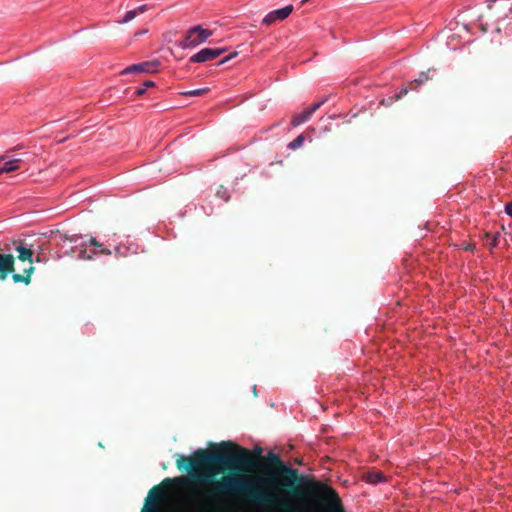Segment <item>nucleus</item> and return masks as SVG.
<instances>
[{"label":"nucleus","mask_w":512,"mask_h":512,"mask_svg":"<svg viewBox=\"0 0 512 512\" xmlns=\"http://www.w3.org/2000/svg\"><path fill=\"white\" fill-rule=\"evenodd\" d=\"M311 113L308 109L303 110L301 113L295 114L291 118V126L297 127L311 118Z\"/></svg>","instance_id":"11"},{"label":"nucleus","mask_w":512,"mask_h":512,"mask_svg":"<svg viewBox=\"0 0 512 512\" xmlns=\"http://www.w3.org/2000/svg\"><path fill=\"white\" fill-rule=\"evenodd\" d=\"M160 65L158 60L144 61L137 64H132L121 71L122 75L132 73H155L158 71Z\"/></svg>","instance_id":"6"},{"label":"nucleus","mask_w":512,"mask_h":512,"mask_svg":"<svg viewBox=\"0 0 512 512\" xmlns=\"http://www.w3.org/2000/svg\"><path fill=\"white\" fill-rule=\"evenodd\" d=\"M365 479L368 483L378 484L385 481V476L380 471H371L366 474Z\"/></svg>","instance_id":"14"},{"label":"nucleus","mask_w":512,"mask_h":512,"mask_svg":"<svg viewBox=\"0 0 512 512\" xmlns=\"http://www.w3.org/2000/svg\"><path fill=\"white\" fill-rule=\"evenodd\" d=\"M305 137L303 134L298 135L293 141H291L287 147L291 150L300 148L304 143Z\"/></svg>","instance_id":"17"},{"label":"nucleus","mask_w":512,"mask_h":512,"mask_svg":"<svg viewBox=\"0 0 512 512\" xmlns=\"http://www.w3.org/2000/svg\"><path fill=\"white\" fill-rule=\"evenodd\" d=\"M212 489L221 500L247 497L259 512H345L337 491L280 460L262 475L228 474Z\"/></svg>","instance_id":"2"},{"label":"nucleus","mask_w":512,"mask_h":512,"mask_svg":"<svg viewBox=\"0 0 512 512\" xmlns=\"http://www.w3.org/2000/svg\"><path fill=\"white\" fill-rule=\"evenodd\" d=\"M216 196L220 199L224 200L225 202L229 201L230 194L227 188L220 186L219 189L216 192Z\"/></svg>","instance_id":"21"},{"label":"nucleus","mask_w":512,"mask_h":512,"mask_svg":"<svg viewBox=\"0 0 512 512\" xmlns=\"http://www.w3.org/2000/svg\"><path fill=\"white\" fill-rule=\"evenodd\" d=\"M256 453L223 441L209 449H197L191 456L176 454V466L179 470H190L187 475L166 477L153 486L145 498L140 512H253L252 510H217L229 500L216 498L212 489L214 478L225 470H241L264 473L273 469L281 457L273 451L261 456V448Z\"/></svg>","instance_id":"1"},{"label":"nucleus","mask_w":512,"mask_h":512,"mask_svg":"<svg viewBox=\"0 0 512 512\" xmlns=\"http://www.w3.org/2000/svg\"><path fill=\"white\" fill-rule=\"evenodd\" d=\"M227 51L226 48H203L189 58L190 63H204L213 60Z\"/></svg>","instance_id":"5"},{"label":"nucleus","mask_w":512,"mask_h":512,"mask_svg":"<svg viewBox=\"0 0 512 512\" xmlns=\"http://www.w3.org/2000/svg\"><path fill=\"white\" fill-rule=\"evenodd\" d=\"M505 212L508 216H510L512 218V201L511 202H508L506 205H505Z\"/></svg>","instance_id":"25"},{"label":"nucleus","mask_w":512,"mask_h":512,"mask_svg":"<svg viewBox=\"0 0 512 512\" xmlns=\"http://www.w3.org/2000/svg\"><path fill=\"white\" fill-rule=\"evenodd\" d=\"M238 55V52H231L229 53L227 56H225L224 58H222L220 61L217 62V66H221L223 65L224 63L228 62L229 60L235 58L236 56Z\"/></svg>","instance_id":"22"},{"label":"nucleus","mask_w":512,"mask_h":512,"mask_svg":"<svg viewBox=\"0 0 512 512\" xmlns=\"http://www.w3.org/2000/svg\"><path fill=\"white\" fill-rule=\"evenodd\" d=\"M4 159H5V157H4V156H0V161H1V160H4Z\"/></svg>","instance_id":"30"},{"label":"nucleus","mask_w":512,"mask_h":512,"mask_svg":"<svg viewBox=\"0 0 512 512\" xmlns=\"http://www.w3.org/2000/svg\"><path fill=\"white\" fill-rule=\"evenodd\" d=\"M16 251L18 252L19 260L28 261L30 264L34 262V251L32 250L31 245L20 242L16 246Z\"/></svg>","instance_id":"9"},{"label":"nucleus","mask_w":512,"mask_h":512,"mask_svg":"<svg viewBox=\"0 0 512 512\" xmlns=\"http://www.w3.org/2000/svg\"><path fill=\"white\" fill-rule=\"evenodd\" d=\"M213 35V31L196 25L186 31L185 37L179 43L183 49L194 48L206 42Z\"/></svg>","instance_id":"4"},{"label":"nucleus","mask_w":512,"mask_h":512,"mask_svg":"<svg viewBox=\"0 0 512 512\" xmlns=\"http://www.w3.org/2000/svg\"><path fill=\"white\" fill-rule=\"evenodd\" d=\"M464 249L467 250V251H473L475 249V245L474 244H467L464 247Z\"/></svg>","instance_id":"27"},{"label":"nucleus","mask_w":512,"mask_h":512,"mask_svg":"<svg viewBox=\"0 0 512 512\" xmlns=\"http://www.w3.org/2000/svg\"><path fill=\"white\" fill-rule=\"evenodd\" d=\"M435 72H436V69H434V68H429L427 71L420 72L417 78L410 81V85L417 86V90H418L420 86L424 85L429 80H432Z\"/></svg>","instance_id":"10"},{"label":"nucleus","mask_w":512,"mask_h":512,"mask_svg":"<svg viewBox=\"0 0 512 512\" xmlns=\"http://www.w3.org/2000/svg\"><path fill=\"white\" fill-rule=\"evenodd\" d=\"M33 271H34V267L30 266L29 268L24 269V275L17 274V273L13 272V276H12L13 281L15 283L23 282L25 284H29L31 281V274L33 273Z\"/></svg>","instance_id":"13"},{"label":"nucleus","mask_w":512,"mask_h":512,"mask_svg":"<svg viewBox=\"0 0 512 512\" xmlns=\"http://www.w3.org/2000/svg\"><path fill=\"white\" fill-rule=\"evenodd\" d=\"M293 11L292 5H287L283 8L273 10L269 12L263 19L262 24L271 25L276 21H282L286 19Z\"/></svg>","instance_id":"7"},{"label":"nucleus","mask_w":512,"mask_h":512,"mask_svg":"<svg viewBox=\"0 0 512 512\" xmlns=\"http://www.w3.org/2000/svg\"><path fill=\"white\" fill-rule=\"evenodd\" d=\"M208 91H209V88L204 87V88H199V89H195V90L181 92V95L186 96V97H196V96H202V95L206 94Z\"/></svg>","instance_id":"15"},{"label":"nucleus","mask_w":512,"mask_h":512,"mask_svg":"<svg viewBox=\"0 0 512 512\" xmlns=\"http://www.w3.org/2000/svg\"><path fill=\"white\" fill-rule=\"evenodd\" d=\"M134 10L137 11V14L144 13L148 10V5L147 4L140 5L137 8H135Z\"/></svg>","instance_id":"24"},{"label":"nucleus","mask_w":512,"mask_h":512,"mask_svg":"<svg viewBox=\"0 0 512 512\" xmlns=\"http://www.w3.org/2000/svg\"><path fill=\"white\" fill-rule=\"evenodd\" d=\"M20 161L21 160L18 158H13V159L5 161L0 166V175L3 173H10V172L17 170L19 168Z\"/></svg>","instance_id":"12"},{"label":"nucleus","mask_w":512,"mask_h":512,"mask_svg":"<svg viewBox=\"0 0 512 512\" xmlns=\"http://www.w3.org/2000/svg\"><path fill=\"white\" fill-rule=\"evenodd\" d=\"M410 90L417 91V86L410 85V82L403 86L398 93L394 95L396 100H400L402 97H404Z\"/></svg>","instance_id":"18"},{"label":"nucleus","mask_w":512,"mask_h":512,"mask_svg":"<svg viewBox=\"0 0 512 512\" xmlns=\"http://www.w3.org/2000/svg\"><path fill=\"white\" fill-rule=\"evenodd\" d=\"M69 242L73 245L69 249L65 250V254H73L78 252L77 258L83 260H90L94 255L103 254L111 255L113 252L117 258L126 257L129 254L136 253V248L132 249L131 245L127 246L123 243L113 246V251L104 243L99 242L96 238L90 237L89 244L94 247L93 250H88L87 243L82 241V237L78 235L67 236L65 234H59V243L62 248L65 247L66 243Z\"/></svg>","instance_id":"3"},{"label":"nucleus","mask_w":512,"mask_h":512,"mask_svg":"<svg viewBox=\"0 0 512 512\" xmlns=\"http://www.w3.org/2000/svg\"><path fill=\"white\" fill-rule=\"evenodd\" d=\"M136 16H137V11H135L133 9V10L127 11L125 13V15L123 16V18L117 20L116 22L118 24H125V23H128V22L132 21Z\"/></svg>","instance_id":"19"},{"label":"nucleus","mask_w":512,"mask_h":512,"mask_svg":"<svg viewBox=\"0 0 512 512\" xmlns=\"http://www.w3.org/2000/svg\"><path fill=\"white\" fill-rule=\"evenodd\" d=\"M490 2L493 4H496L498 2V0H491Z\"/></svg>","instance_id":"29"},{"label":"nucleus","mask_w":512,"mask_h":512,"mask_svg":"<svg viewBox=\"0 0 512 512\" xmlns=\"http://www.w3.org/2000/svg\"><path fill=\"white\" fill-rule=\"evenodd\" d=\"M154 86H155V82H153L151 80H147V81L143 82V84L141 86L136 88L135 94L137 96H142V95L145 94V92L147 91L148 88H151V87H154Z\"/></svg>","instance_id":"16"},{"label":"nucleus","mask_w":512,"mask_h":512,"mask_svg":"<svg viewBox=\"0 0 512 512\" xmlns=\"http://www.w3.org/2000/svg\"><path fill=\"white\" fill-rule=\"evenodd\" d=\"M43 259L40 257V255H37L36 257H34V262H42Z\"/></svg>","instance_id":"28"},{"label":"nucleus","mask_w":512,"mask_h":512,"mask_svg":"<svg viewBox=\"0 0 512 512\" xmlns=\"http://www.w3.org/2000/svg\"><path fill=\"white\" fill-rule=\"evenodd\" d=\"M395 101H397L395 99L394 96H390L388 98H383L381 101H380V104L381 105H384V106H390L392 103H394Z\"/></svg>","instance_id":"23"},{"label":"nucleus","mask_w":512,"mask_h":512,"mask_svg":"<svg viewBox=\"0 0 512 512\" xmlns=\"http://www.w3.org/2000/svg\"><path fill=\"white\" fill-rule=\"evenodd\" d=\"M500 235L499 234H496L493 236L491 242H490V246L491 247H496L497 244H498V239H499Z\"/></svg>","instance_id":"26"},{"label":"nucleus","mask_w":512,"mask_h":512,"mask_svg":"<svg viewBox=\"0 0 512 512\" xmlns=\"http://www.w3.org/2000/svg\"><path fill=\"white\" fill-rule=\"evenodd\" d=\"M15 259L13 255L0 253V280H5L9 274L15 272Z\"/></svg>","instance_id":"8"},{"label":"nucleus","mask_w":512,"mask_h":512,"mask_svg":"<svg viewBox=\"0 0 512 512\" xmlns=\"http://www.w3.org/2000/svg\"><path fill=\"white\" fill-rule=\"evenodd\" d=\"M328 100V96L322 97L319 101L313 103L310 107L307 109L310 111L311 115L314 114L322 105H324Z\"/></svg>","instance_id":"20"}]
</instances>
